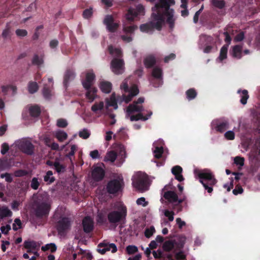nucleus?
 Wrapping results in <instances>:
<instances>
[{
  "mask_svg": "<svg viewBox=\"0 0 260 260\" xmlns=\"http://www.w3.org/2000/svg\"><path fill=\"white\" fill-rule=\"evenodd\" d=\"M182 171V168L179 166H176L172 169V173L175 176L178 174H181Z\"/></svg>",
  "mask_w": 260,
  "mask_h": 260,
  "instance_id": "nucleus-57",
  "label": "nucleus"
},
{
  "mask_svg": "<svg viewBox=\"0 0 260 260\" xmlns=\"http://www.w3.org/2000/svg\"><path fill=\"white\" fill-rule=\"evenodd\" d=\"M103 246H106L109 249V251L111 249L112 253H115L117 250V247L114 243L106 244L105 243H101L98 245V248L102 247Z\"/></svg>",
  "mask_w": 260,
  "mask_h": 260,
  "instance_id": "nucleus-40",
  "label": "nucleus"
},
{
  "mask_svg": "<svg viewBox=\"0 0 260 260\" xmlns=\"http://www.w3.org/2000/svg\"><path fill=\"white\" fill-rule=\"evenodd\" d=\"M198 177L204 188L208 193H211L213 191V186L217 182L212 172L209 170H205L200 172Z\"/></svg>",
  "mask_w": 260,
  "mask_h": 260,
  "instance_id": "nucleus-4",
  "label": "nucleus"
},
{
  "mask_svg": "<svg viewBox=\"0 0 260 260\" xmlns=\"http://www.w3.org/2000/svg\"><path fill=\"white\" fill-rule=\"evenodd\" d=\"M103 23L106 26L107 30L110 32H115L119 26L118 23L114 22V18L111 15H106Z\"/></svg>",
  "mask_w": 260,
  "mask_h": 260,
  "instance_id": "nucleus-11",
  "label": "nucleus"
},
{
  "mask_svg": "<svg viewBox=\"0 0 260 260\" xmlns=\"http://www.w3.org/2000/svg\"><path fill=\"white\" fill-rule=\"evenodd\" d=\"M174 4V0H159V2L152 8V20L141 24L140 26V30L143 32L152 33L155 28L161 30L165 22L164 16L167 17L166 21L170 28H173L175 23V19L173 18L174 11L170 8V6Z\"/></svg>",
  "mask_w": 260,
  "mask_h": 260,
  "instance_id": "nucleus-1",
  "label": "nucleus"
},
{
  "mask_svg": "<svg viewBox=\"0 0 260 260\" xmlns=\"http://www.w3.org/2000/svg\"><path fill=\"white\" fill-rule=\"evenodd\" d=\"M18 147L21 151L28 155H32L34 153L35 146L28 140L20 141L18 144Z\"/></svg>",
  "mask_w": 260,
  "mask_h": 260,
  "instance_id": "nucleus-9",
  "label": "nucleus"
},
{
  "mask_svg": "<svg viewBox=\"0 0 260 260\" xmlns=\"http://www.w3.org/2000/svg\"><path fill=\"white\" fill-rule=\"evenodd\" d=\"M137 247L134 245H129L126 247V251L128 254H134L138 251Z\"/></svg>",
  "mask_w": 260,
  "mask_h": 260,
  "instance_id": "nucleus-56",
  "label": "nucleus"
},
{
  "mask_svg": "<svg viewBox=\"0 0 260 260\" xmlns=\"http://www.w3.org/2000/svg\"><path fill=\"white\" fill-rule=\"evenodd\" d=\"M108 50L110 54L114 55L116 57H120L122 56V51L119 48H114L110 45L108 47Z\"/></svg>",
  "mask_w": 260,
  "mask_h": 260,
  "instance_id": "nucleus-31",
  "label": "nucleus"
},
{
  "mask_svg": "<svg viewBox=\"0 0 260 260\" xmlns=\"http://www.w3.org/2000/svg\"><path fill=\"white\" fill-rule=\"evenodd\" d=\"M147 182L146 178L138 176L133 181V185L137 190L143 192L148 189Z\"/></svg>",
  "mask_w": 260,
  "mask_h": 260,
  "instance_id": "nucleus-13",
  "label": "nucleus"
},
{
  "mask_svg": "<svg viewBox=\"0 0 260 260\" xmlns=\"http://www.w3.org/2000/svg\"><path fill=\"white\" fill-rule=\"evenodd\" d=\"M128 92L132 96H135L139 93V90L136 85H133L128 90Z\"/></svg>",
  "mask_w": 260,
  "mask_h": 260,
  "instance_id": "nucleus-50",
  "label": "nucleus"
},
{
  "mask_svg": "<svg viewBox=\"0 0 260 260\" xmlns=\"http://www.w3.org/2000/svg\"><path fill=\"white\" fill-rule=\"evenodd\" d=\"M15 32L18 37H24L27 35V31L25 29H17Z\"/></svg>",
  "mask_w": 260,
  "mask_h": 260,
  "instance_id": "nucleus-63",
  "label": "nucleus"
},
{
  "mask_svg": "<svg viewBox=\"0 0 260 260\" xmlns=\"http://www.w3.org/2000/svg\"><path fill=\"white\" fill-rule=\"evenodd\" d=\"M52 86L45 84L43 89V95L45 99H49L51 96V92Z\"/></svg>",
  "mask_w": 260,
  "mask_h": 260,
  "instance_id": "nucleus-32",
  "label": "nucleus"
},
{
  "mask_svg": "<svg viewBox=\"0 0 260 260\" xmlns=\"http://www.w3.org/2000/svg\"><path fill=\"white\" fill-rule=\"evenodd\" d=\"M155 230L153 226H151L150 228H147L145 231V236L146 238H149L151 237Z\"/></svg>",
  "mask_w": 260,
  "mask_h": 260,
  "instance_id": "nucleus-54",
  "label": "nucleus"
},
{
  "mask_svg": "<svg viewBox=\"0 0 260 260\" xmlns=\"http://www.w3.org/2000/svg\"><path fill=\"white\" fill-rule=\"evenodd\" d=\"M124 61L122 59L114 58L111 61V67L113 72L117 74H121V70L123 69Z\"/></svg>",
  "mask_w": 260,
  "mask_h": 260,
  "instance_id": "nucleus-17",
  "label": "nucleus"
},
{
  "mask_svg": "<svg viewBox=\"0 0 260 260\" xmlns=\"http://www.w3.org/2000/svg\"><path fill=\"white\" fill-rule=\"evenodd\" d=\"M83 231L86 233H89L93 229V222L88 216L85 217L82 221Z\"/></svg>",
  "mask_w": 260,
  "mask_h": 260,
  "instance_id": "nucleus-18",
  "label": "nucleus"
},
{
  "mask_svg": "<svg viewBox=\"0 0 260 260\" xmlns=\"http://www.w3.org/2000/svg\"><path fill=\"white\" fill-rule=\"evenodd\" d=\"M23 245L24 247L26 249H32L35 250L37 247V243L34 241H25Z\"/></svg>",
  "mask_w": 260,
  "mask_h": 260,
  "instance_id": "nucleus-37",
  "label": "nucleus"
},
{
  "mask_svg": "<svg viewBox=\"0 0 260 260\" xmlns=\"http://www.w3.org/2000/svg\"><path fill=\"white\" fill-rule=\"evenodd\" d=\"M117 156V155L116 152H115L114 151L112 150L107 153L105 158V160L113 162L116 160Z\"/></svg>",
  "mask_w": 260,
  "mask_h": 260,
  "instance_id": "nucleus-33",
  "label": "nucleus"
},
{
  "mask_svg": "<svg viewBox=\"0 0 260 260\" xmlns=\"http://www.w3.org/2000/svg\"><path fill=\"white\" fill-rule=\"evenodd\" d=\"M40 185V182L38 181V178L34 177L30 181V187L34 190L38 189Z\"/></svg>",
  "mask_w": 260,
  "mask_h": 260,
  "instance_id": "nucleus-49",
  "label": "nucleus"
},
{
  "mask_svg": "<svg viewBox=\"0 0 260 260\" xmlns=\"http://www.w3.org/2000/svg\"><path fill=\"white\" fill-rule=\"evenodd\" d=\"M100 88L102 92L109 93L111 92L112 89V84L108 81H102L100 83Z\"/></svg>",
  "mask_w": 260,
  "mask_h": 260,
  "instance_id": "nucleus-24",
  "label": "nucleus"
},
{
  "mask_svg": "<svg viewBox=\"0 0 260 260\" xmlns=\"http://www.w3.org/2000/svg\"><path fill=\"white\" fill-rule=\"evenodd\" d=\"M234 163L236 165H239L241 167L243 166L244 164V158L240 156H236L234 158Z\"/></svg>",
  "mask_w": 260,
  "mask_h": 260,
  "instance_id": "nucleus-61",
  "label": "nucleus"
},
{
  "mask_svg": "<svg viewBox=\"0 0 260 260\" xmlns=\"http://www.w3.org/2000/svg\"><path fill=\"white\" fill-rule=\"evenodd\" d=\"M164 153V148L162 146H156L153 151L154 157L159 159L161 157L162 154Z\"/></svg>",
  "mask_w": 260,
  "mask_h": 260,
  "instance_id": "nucleus-42",
  "label": "nucleus"
},
{
  "mask_svg": "<svg viewBox=\"0 0 260 260\" xmlns=\"http://www.w3.org/2000/svg\"><path fill=\"white\" fill-rule=\"evenodd\" d=\"M2 37L4 39H6L11 36V30L10 26L7 24L6 28L3 30L2 34Z\"/></svg>",
  "mask_w": 260,
  "mask_h": 260,
  "instance_id": "nucleus-51",
  "label": "nucleus"
},
{
  "mask_svg": "<svg viewBox=\"0 0 260 260\" xmlns=\"http://www.w3.org/2000/svg\"><path fill=\"white\" fill-rule=\"evenodd\" d=\"M104 107V104L103 102H100V103H95L91 107V110L94 113H96L98 110H102L103 109Z\"/></svg>",
  "mask_w": 260,
  "mask_h": 260,
  "instance_id": "nucleus-43",
  "label": "nucleus"
},
{
  "mask_svg": "<svg viewBox=\"0 0 260 260\" xmlns=\"http://www.w3.org/2000/svg\"><path fill=\"white\" fill-rule=\"evenodd\" d=\"M127 216L126 207L122 203L115 205L114 210L109 212L107 215L108 220L111 224L123 223Z\"/></svg>",
  "mask_w": 260,
  "mask_h": 260,
  "instance_id": "nucleus-3",
  "label": "nucleus"
},
{
  "mask_svg": "<svg viewBox=\"0 0 260 260\" xmlns=\"http://www.w3.org/2000/svg\"><path fill=\"white\" fill-rule=\"evenodd\" d=\"M93 14L92 9L90 8L89 9H85L83 12V17L85 19H88L90 18Z\"/></svg>",
  "mask_w": 260,
  "mask_h": 260,
  "instance_id": "nucleus-52",
  "label": "nucleus"
},
{
  "mask_svg": "<svg viewBox=\"0 0 260 260\" xmlns=\"http://www.w3.org/2000/svg\"><path fill=\"white\" fill-rule=\"evenodd\" d=\"M105 175V172L104 170L101 167H95L92 172L91 176L92 179L95 181H100L103 180Z\"/></svg>",
  "mask_w": 260,
  "mask_h": 260,
  "instance_id": "nucleus-16",
  "label": "nucleus"
},
{
  "mask_svg": "<svg viewBox=\"0 0 260 260\" xmlns=\"http://www.w3.org/2000/svg\"><path fill=\"white\" fill-rule=\"evenodd\" d=\"M170 185H167L162 189V193L164 198L167 200L168 202L171 203H177V205H179L183 203L184 199H178V196L176 192L172 190H168L170 188Z\"/></svg>",
  "mask_w": 260,
  "mask_h": 260,
  "instance_id": "nucleus-6",
  "label": "nucleus"
},
{
  "mask_svg": "<svg viewBox=\"0 0 260 260\" xmlns=\"http://www.w3.org/2000/svg\"><path fill=\"white\" fill-rule=\"evenodd\" d=\"M145 14V8L141 4L137 6L136 8L134 9L130 7L127 10L126 14V19L130 21H133L135 18L138 15H144Z\"/></svg>",
  "mask_w": 260,
  "mask_h": 260,
  "instance_id": "nucleus-8",
  "label": "nucleus"
},
{
  "mask_svg": "<svg viewBox=\"0 0 260 260\" xmlns=\"http://www.w3.org/2000/svg\"><path fill=\"white\" fill-rule=\"evenodd\" d=\"M144 110L142 106H139L138 104L133 102V104H129L127 108L126 113L127 115L131 114L134 112L141 113Z\"/></svg>",
  "mask_w": 260,
  "mask_h": 260,
  "instance_id": "nucleus-20",
  "label": "nucleus"
},
{
  "mask_svg": "<svg viewBox=\"0 0 260 260\" xmlns=\"http://www.w3.org/2000/svg\"><path fill=\"white\" fill-rule=\"evenodd\" d=\"M87 91L86 97L89 100L90 102L94 101L96 96L97 89L94 87H91L89 89H85Z\"/></svg>",
  "mask_w": 260,
  "mask_h": 260,
  "instance_id": "nucleus-23",
  "label": "nucleus"
},
{
  "mask_svg": "<svg viewBox=\"0 0 260 260\" xmlns=\"http://www.w3.org/2000/svg\"><path fill=\"white\" fill-rule=\"evenodd\" d=\"M152 76L154 79L152 80L151 83L155 87H159L162 83V70L158 67L153 68L152 72Z\"/></svg>",
  "mask_w": 260,
  "mask_h": 260,
  "instance_id": "nucleus-12",
  "label": "nucleus"
},
{
  "mask_svg": "<svg viewBox=\"0 0 260 260\" xmlns=\"http://www.w3.org/2000/svg\"><path fill=\"white\" fill-rule=\"evenodd\" d=\"M250 167L253 172H256L260 167V151L256 150L250 156Z\"/></svg>",
  "mask_w": 260,
  "mask_h": 260,
  "instance_id": "nucleus-14",
  "label": "nucleus"
},
{
  "mask_svg": "<svg viewBox=\"0 0 260 260\" xmlns=\"http://www.w3.org/2000/svg\"><path fill=\"white\" fill-rule=\"evenodd\" d=\"M51 207V201L47 195L40 194L35 198L32 204V209L34 215L37 218H47L49 215Z\"/></svg>",
  "mask_w": 260,
  "mask_h": 260,
  "instance_id": "nucleus-2",
  "label": "nucleus"
},
{
  "mask_svg": "<svg viewBox=\"0 0 260 260\" xmlns=\"http://www.w3.org/2000/svg\"><path fill=\"white\" fill-rule=\"evenodd\" d=\"M12 215V211L5 206L0 207V220L7 217H11Z\"/></svg>",
  "mask_w": 260,
  "mask_h": 260,
  "instance_id": "nucleus-26",
  "label": "nucleus"
},
{
  "mask_svg": "<svg viewBox=\"0 0 260 260\" xmlns=\"http://www.w3.org/2000/svg\"><path fill=\"white\" fill-rule=\"evenodd\" d=\"M174 243L175 244L174 248L175 249L174 251L175 253L176 250H181V249L184 247L185 240L180 239L178 241H176L174 240Z\"/></svg>",
  "mask_w": 260,
  "mask_h": 260,
  "instance_id": "nucleus-47",
  "label": "nucleus"
},
{
  "mask_svg": "<svg viewBox=\"0 0 260 260\" xmlns=\"http://www.w3.org/2000/svg\"><path fill=\"white\" fill-rule=\"evenodd\" d=\"M95 79V75L92 70L89 71L86 74L85 79L82 81V85L85 89H89L93 87L94 81Z\"/></svg>",
  "mask_w": 260,
  "mask_h": 260,
  "instance_id": "nucleus-15",
  "label": "nucleus"
},
{
  "mask_svg": "<svg viewBox=\"0 0 260 260\" xmlns=\"http://www.w3.org/2000/svg\"><path fill=\"white\" fill-rule=\"evenodd\" d=\"M143 62L146 68L150 69L156 64V59L154 54H149L145 57Z\"/></svg>",
  "mask_w": 260,
  "mask_h": 260,
  "instance_id": "nucleus-19",
  "label": "nucleus"
},
{
  "mask_svg": "<svg viewBox=\"0 0 260 260\" xmlns=\"http://www.w3.org/2000/svg\"><path fill=\"white\" fill-rule=\"evenodd\" d=\"M152 114V112H150L146 116H143L142 113H139L136 115H133L130 116V120L132 121H138L139 120H141L142 121H146L151 116Z\"/></svg>",
  "mask_w": 260,
  "mask_h": 260,
  "instance_id": "nucleus-25",
  "label": "nucleus"
},
{
  "mask_svg": "<svg viewBox=\"0 0 260 260\" xmlns=\"http://www.w3.org/2000/svg\"><path fill=\"white\" fill-rule=\"evenodd\" d=\"M238 93L240 94L241 99L240 103L242 105H245L247 103V100L249 98L248 92L247 90L239 89L237 91Z\"/></svg>",
  "mask_w": 260,
  "mask_h": 260,
  "instance_id": "nucleus-29",
  "label": "nucleus"
},
{
  "mask_svg": "<svg viewBox=\"0 0 260 260\" xmlns=\"http://www.w3.org/2000/svg\"><path fill=\"white\" fill-rule=\"evenodd\" d=\"M137 28L138 27L136 25L124 26L123 30L126 34H133Z\"/></svg>",
  "mask_w": 260,
  "mask_h": 260,
  "instance_id": "nucleus-45",
  "label": "nucleus"
},
{
  "mask_svg": "<svg viewBox=\"0 0 260 260\" xmlns=\"http://www.w3.org/2000/svg\"><path fill=\"white\" fill-rule=\"evenodd\" d=\"M57 126L59 127L64 128L67 126V121L63 118L58 119L57 121Z\"/></svg>",
  "mask_w": 260,
  "mask_h": 260,
  "instance_id": "nucleus-55",
  "label": "nucleus"
},
{
  "mask_svg": "<svg viewBox=\"0 0 260 260\" xmlns=\"http://www.w3.org/2000/svg\"><path fill=\"white\" fill-rule=\"evenodd\" d=\"M75 77V74L72 70L69 69L66 71L63 78V84L66 88L68 86L69 83L73 80Z\"/></svg>",
  "mask_w": 260,
  "mask_h": 260,
  "instance_id": "nucleus-22",
  "label": "nucleus"
},
{
  "mask_svg": "<svg viewBox=\"0 0 260 260\" xmlns=\"http://www.w3.org/2000/svg\"><path fill=\"white\" fill-rule=\"evenodd\" d=\"M186 95L188 100H191L197 96V93L194 88H190L186 91Z\"/></svg>",
  "mask_w": 260,
  "mask_h": 260,
  "instance_id": "nucleus-41",
  "label": "nucleus"
},
{
  "mask_svg": "<svg viewBox=\"0 0 260 260\" xmlns=\"http://www.w3.org/2000/svg\"><path fill=\"white\" fill-rule=\"evenodd\" d=\"M55 137L58 141L62 142L67 138L68 135L64 131H59L56 133Z\"/></svg>",
  "mask_w": 260,
  "mask_h": 260,
  "instance_id": "nucleus-44",
  "label": "nucleus"
},
{
  "mask_svg": "<svg viewBox=\"0 0 260 260\" xmlns=\"http://www.w3.org/2000/svg\"><path fill=\"white\" fill-rule=\"evenodd\" d=\"M41 249L43 251L50 250V251L53 253L56 251L57 247L54 243H51L42 246Z\"/></svg>",
  "mask_w": 260,
  "mask_h": 260,
  "instance_id": "nucleus-36",
  "label": "nucleus"
},
{
  "mask_svg": "<svg viewBox=\"0 0 260 260\" xmlns=\"http://www.w3.org/2000/svg\"><path fill=\"white\" fill-rule=\"evenodd\" d=\"M39 89V86L37 82L30 81L28 84V90L30 93L33 94Z\"/></svg>",
  "mask_w": 260,
  "mask_h": 260,
  "instance_id": "nucleus-34",
  "label": "nucleus"
},
{
  "mask_svg": "<svg viewBox=\"0 0 260 260\" xmlns=\"http://www.w3.org/2000/svg\"><path fill=\"white\" fill-rule=\"evenodd\" d=\"M242 47L237 45L233 47L232 50V55L233 57L240 58L241 57Z\"/></svg>",
  "mask_w": 260,
  "mask_h": 260,
  "instance_id": "nucleus-30",
  "label": "nucleus"
},
{
  "mask_svg": "<svg viewBox=\"0 0 260 260\" xmlns=\"http://www.w3.org/2000/svg\"><path fill=\"white\" fill-rule=\"evenodd\" d=\"M228 45H223L220 51V54L218 58L220 61H222L224 59H225L227 57V52H228Z\"/></svg>",
  "mask_w": 260,
  "mask_h": 260,
  "instance_id": "nucleus-38",
  "label": "nucleus"
},
{
  "mask_svg": "<svg viewBox=\"0 0 260 260\" xmlns=\"http://www.w3.org/2000/svg\"><path fill=\"white\" fill-rule=\"evenodd\" d=\"M79 136L80 138L86 139L89 138L90 133L87 129H84L83 131L79 132Z\"/></svg>",
  "mask_w": 260,
  "mask_h": 260,
  "instance_id": "nucleus-62",
  "label": "nucleus"
},
{
  "mask_svg": "<svg viewBox=\"0 0 260 260\" xmlns=\"http://www.w3.org/2000/svg\"><path fill=\"white\" fill-rule=\"evenodd\" d=\"M123 186L122 179H114L110 180L106 185V190L109 194H115L120 191Z\"/></svg>",
  "mask_w": 260,
  "mask_h": 260,
  "instance_id": "nucleus-7",
  "label": "nucleus"
},
{
  "mask_svg": "<svg viewBox=\"0 0 260 260\" xmlns=\"http://www.w3.org/2000/svg\"><path fill=\"white\" fill-rule=\"evenodd\" d=\"M175 258L176 260H183L186 259V255L182 250L175 253Z\"/></svg>",
  "mask_w": 260,
  "mask_h": 260,
  "instance_id": "nucleus-59",
  "label": "nucleus"
},
{
  "mask_svg": "<svg viewBox=\"0 0 260 260\" xmlns=\"http://www.w3.org/2000/svg\"><path fill=\"white\" fill-rule=\"evenodd\" d=\"M200 44L202 46H205L214 44V39L210 36L202 34L200 36Z\"/></svg>",
  "mask_w": 260,
  "mask_h": 260,
  "instance_id": "nucleus-21",
  "label": "nucleus"
},
{
  "mask_svg": "<svg viewBox=\"0 0 260 260\" xmlns=\"http://www.w3.org/2000/svg\"><path fill=\"white\" fill-rule=\"evenodd\" d=\"M54 169L58 173H63L66 170V167L60 164L58 159H56L55 161Z\"/></svg>",
  "mask_w": 260,
  "mask_h": 260,
  "instance_id": "nucleus-39",
  "label": "nucleus"
},
{
  "mask_svg": "<svg viewBox=\"0 0 260 260\" xmlns=\"http://www.w3.org/2000/svg\"><path fill=\"white\" fill-rule=\"evenodd\" d=\"M72 225L71 219L68 217H60L55 224L58 235L64 236L70 230Z\"/></svg>",
  "mask_w": 260,
  "mask_h": 260,
  "instance_id": "nucleus-5",
  "label": "nucleus"
},
{
  "mask_svg": "<svg viewBox=\"0 0 260 260\" xmlns=\"http://www.w3.org/2000/svg\"><path fill=\"white\" fill-rule=\"evenodd\" d=\"M34 65L40 66L43 63V59L42 57L39 56L38 54H35L31 60Z\"/></svg>",
  "mask_w": 260,
  "mask_h": 260,
  "instance_id": "nucleus-46",
  "label": "nucleus"
},
{
  "mask_svg": "<svg viewBox=\"0 0 260 260\" xmlns=\"http://www.w3.org/2000/svg\"><path fill=\"white\" fill-rule=\"evenodd\" d=\"M1 178H5L6 181L8 183H11L13 181V178L12 177L11 174H10L8 173L1 174Z\"/></svg>",
  "mask_w": 260,
  "mask_h": 260,
  "instance_id": "nucleus-58",
  "label": "nucleus"
},
{
  "mask_svg": "<svg viewBox=\"0 0 260 260\" xmlns=\"http://www.w3.org/2000/svg\"><path fill=\"white\" fill-rule=\"evenodd\" d=\"M229 122L225 118L217 119L213 120L212 125L218 132L223 133L229 128Z\"/></svg>",
  "mask_w": 260,
  "mask_h": 260,
  "instance_id": "nucleus-10",
  "label": "nucleus"
},
{
  "mask_svg": "<svg viewBox=\"0 0 260 260\" xmlns=\"http://www.w3.org/2000/svg\"><path fill=\"white\" fill-rule=\"evenodd\" d=\"M53 173L51 171H48L44 176V180L47 184H50L55 181V178L52 176Z\"/></svg>",
  "mask_w": 260,
  "mask_h": 260,
  "instance_id": "nucleus-35",
  "label": "nucleus"
},
{
  "mask_svg": "<svg viewBox=\"0 0 260 260\" xmlns=\"http://www.w3.org/2000/svg\"><path fill=\"white\" fill-rule=\"evenodd\" d=\"M212 3L214 7L220 9H223L225 5L224 0H212Z\"/></svg>",
  "mask_w": 260,
  "mask_h": 260,
  "instance_id": "nucleus-48",
  "label": "nucleus"
},
{
  "mask_svg": "<svg viewBox=\"0 0 260 260\" xmlns=\"http://www.w3.org/2000/svg\"><path fill=\"white\" fill-rule=\"evenodd\" d=\"M243 192V189L242 186L240 185H237L235 188L233 190V193L234 195H238L241 194Z\"/></svg>",
  "mask_w": 260,
  "mask_h": 260,
  "instance_id": "nucleus-64",
  "label": "nucleus"
},
{
  "mask_svg": "<svg viewBox=\"0 0 260 260\" xmlns=\"http://www.w3.org/2000/svg\"><path fill=\"white\" fill-rule=\"evenodd\" d=\"M224 137L228 140H233L235 139V135L233 131H229L224 134Z\"/></svg>",
  "mask_w": 260,
  "mask_h": 260,
  "instance_id": "nucleus-60",
  "label": "nucleus"
},
{
  "mask_svg": "<svg viewBox=\"0 0 260 260\" xmlns=\"http://www.w3.org/2000/svg\"><path fill=\"white\" fill-rule=\"evenodd\" d=\"M28 174V172L27 171L25 170H17L15 171L14 173V175L16 177H20L26 176Z\"/></svg>",
  "mask_w": 260,
  "mask_h": 260,
  "instance_id": "nucleus-53",
  "label": "nucleus"
},
{
  "mask_svg": "<svg viewBox=\"0 0 260 260\" xmlns=\"http://www.w3.org/2000/svg\"><path fill=\"white\" fill-rule=\"evenodd\" d=\"M41 111L40 108L37 105L31 106L29 108V113L32 117H38L40 116Z\"/></svg>",
  "mask_w": 260,
  "mask_h": 260,
  "instance_id": "nucleus-28",
  "label": "nucleus"
},
{
  "mask_svg": "<svg viewBox=\"0 0 260 260\" xmlns=\"http://www.w3.org/2000/svg\"><path fill=\"white\" fill-rule=\"evenodd\" d=\"M175 244L174 240H170L165 241L162 245V249L165 251L170 252L174 249Z\"/></svg>",
  "mask_w": 260,
  "mask_h": 260,
  "instance_id": "nucleus-27",
  "label": "nucleus"
}]
</instances>
